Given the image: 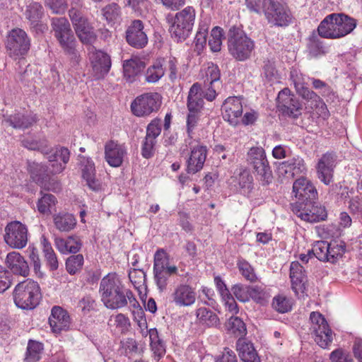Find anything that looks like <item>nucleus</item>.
I'll use <instances>...</instances> for the list:
<instances>
[{
  "instance_id": "nucleus-64",
  "label": "nucleus",
  "mask_w": 362,
  "mask_h": 362,
  "mask_svg": "<svg viewBox=\"0 0 362 362\" xmlns=\"http://www.w3.org/2000/svg\"><path fill=\"white\" fill-rule=\"evenodd\" d=\"M216 362H238L237 358L235 353L229 349L228 348H225L221 356H218Z\"/></svg>"
},
{
  "instance_id": "nucleus-13",
  "label": "nucleus",
  "mask_w": 362,
  "mask_h": 362,
  "mask_svg": "<svg viewBox=\"0 0 362 362\" xmlns=\"http://www.w3.org/2000/svg\"><path fill=\"white\" fill-rule=\"evenodd\" d=\"M4 240L13 248L22 249L28 243V229L19 221L9 223L5 228Z\"/></svg>"
},
{
  "instance_id": "nucleus-47",
  "label": "nucleus",
  "mask_w": 362,
  "mask_h": 362,
  "mask_svg": "<svg viewBox=\"0 0 362 362\" xmlns=\"http://www.w3.org/2000/svg\"><path fill=\"white\" fill-rule=\"evenodd\" d=\"M272 307L280 313L288 312L291 309V303L288 298L283 295H278L273 298Z\"/></svg>"
},
{
  "instance_id": "nucleus-40",
  "label": "nucleus",
  "mask_w": 362,
  "mask_h": 362,
  "mask_svg": "<svg viewBox=\"0 0 362 362\" xmlns=\"http://www.w3.org/2000/svg\"><path fill=\"white\" fill-rule=\"evenodd\" d=\"M31 178L32 180L36 182L37 185H39L41 187L40 194H42V197L38 199V202L37 203V207L38 211L42 214H45V194H43V190L45 189V187H43L45 184V175L44 173H37L33 172H31Z\"/></svg>"
},
{
  "instance_id": "nucleus-6",
  "label": "nucleus",
  "mask_w": 362,
  "mask_h": 362,
  "mask_svg": "<svg viewBox=\"0 0 362 362\" xmlns=\"http://www.w3.org/2000/svg\"><path fill=\"white\" fill-rule=\"evenodd\" d=\"M42 296L38 283L28 279L18 283L13 291L14 303L23 310H32L36 308Z\"/></svg>"
},
{
  "instance_id": "nucleus-16",
  "label": "nucleus",
  "mask_w": 362,
  "mask_h": 362,
  "mask_svg": "<svg viewBox=\"0 0 362 362\" xmlns=\"http://www.w3.org/2000/svg\"><path fill=\"white\" fill-rule=\"evenodd\" d=\"M144 23L140 20H134L126 30L127 43L136 49L144 48L148 43V37L144 30Z\"/></svg>"
},
{
  "instance_id": "nucleus-54",
  "label": "nucleus",
  "mask_w": 362,
  "mask_h": 362,
  "mask_svg": "<svg viewBox=\"0 0 362 362\" xmlns=\"http://www.w3.org/2000/svg\"><path fill=\"white\" fill-rule=\"evenodd\" d=\"M129 278L134 287L139 288L144 284L146 279V274L141 269H134L129 272Z\"/></svg>"
},
{
  "instance_id": "nucleus-50",
  "label": "nucleus",
  "mask_w": 362,
  "mask_h": 362,
  "mask_svg": "<svg viewBox=\"0 0 362 362\" xmlns=\"http://www.w3.org/2000/svg\"><path fill=\"white\" fill-rule=\"evenodd\" d=\"M238 269L244 278L250 281L254 282L257 280L256 274L252 267L245 259H240L238 262Z\"/></svg>"
},
{
  "instance_id": "nucleus-62",
  "label": "nucleus",
  "mask_w": 362,
  "mask_h": 362,
  "mask_svg": "<svg viewBox=\"0 0 362 362\" xmlns=\"http://www.w3.org/2000/svg\"><path fill=\"white\" fill-rule=\"evenodd\" d=\"M199 112L192 111L189 112L187 119V131L189 137L192 136V132L194 127L197 126L198 120H199Z\"/></svg>"
},
{
  "instance_id": "nucleus-26",
  "label": "nucleus",
  "mask_w": 362,
  "mask_h": 362,
  "mask_svg": "<svg viewBox=\"0 0 362 362\" xmlns=\"http://www.w3.org/2000/svg\"><path fill=\"white\" fill-rule=\"evenodd\" d=\"M105 159L110 165L119 167L123 162L126 149L122 145L110 141L105 145Z\"/></svg>"
},
{
  "instance_id": "nucleus-32",
  "label": "nucleus",
  "mask_w": 362,
  "mask_h": 362,
  "mask_svg": "<svg viewBox=\"0 0 362 362\" xmlns=\"http://www.w3.org/2000/svg\"><path fill=\"white\" fill-rule=\"evenodd\" d=\"M196 315L199 323L208 327H216L220 325L218 315L206 308H199L197 309Z\"/></svg>"
},
{
  "instance_id": "nucleus-27",
  "label": "nucleus",
  "mask_w": 362,
  "mask_h": 362,
  "mask_svg": "<svg viewBox=\"0 0 362 362\" xmlns=\"http://www.w3.org/2000/svg\"><path fill=\"white\" fill-rule=\"evenodd\" d=\"M25 15L30 22L31 28L34 29L37 33H43L44 25L40 21L43 16L42 6L38 3L30 4L28 6Z\"/></svg>"
},
{
  "instance_id": "nucleus-4",
  "label": "nucleus",
  "mask_w": 362,
  "mask_h": 362,
  "mask_svg": "<svg viewBox=\"0 0 362 362\" xmlns=\"http://www.w3.org/2000/svg\"><path fill=\"white\" fill-rule=\"evenodd\" d=\"M54 37L58 40L64 52L74 65L80 61V54L76 49V41L69 21L64 18H55L52 21Z\"/></svg>"
},
{
  "instance_id": "nucleus-31",
  "label": "nucleus",
  "mask_w": 362,
  "mask_h": 362,
  "mask_svg": "<svg viewBox=\"0 0 362 362\" xmlns=\"http://www.w3.org/2000/svg\"><path fill=\"white\" fill-rule=\"evenodd\" d=\"M35 122V120L33 117L20 112L10 115L3 120V123H4L5 125H9L16 129L28 128Z\"/></svg>"
},
{
  "instance_id": "nucleus-3",
  "label": "nucleus",
  "mask_w": 362,
  "mask_h": 362,
  "mask_svg": "<svg viewBox=\"0 0 362 362\" xmlns=\"http://www.w3.org/2000/svg\"><path fill=\"white\" fill-rule=\"evenodd\" d=\"M356 26L355 19L344 13H332L320 23L317 32L322 37L337 39L349 34Z\"/></svg>"
},
{
  "instance_id": "nucleus-44",
  "label": "nucleus",
  "mask_w": 362,
  "mask_h": 362,
  "mask_svg": "<svg viewBox=\"0 0 362 362\" xmlns=\"http://www.w3.org/2000/svg\"><path fill=\"white\" fill-rule=\"evenodd\" d=\"M102 13L109 23H115L120 17V7L117 4L112 3L102 9Z\"/></svg>"
},
{
  "instance_id": "nucleus-58",
  "label": "nucleus",
  "mask_w": 362,
  "mask_h": 362,
  "mask_svg": "<svg viewBox=\"0 0 362 362\" xmlns=\"http://www.w3.org/2000/svg\"><path fill=\"white\" fill-rule=\"evenodd\" d=\"M344 252V249L341 245L337 244L336 243H329V248L328 250V259L326 262H334L338 257L342 255Z\"/></svg>"
},
{
  "instance_id": "nucleus-55",
  "label": "nucleus",
  "mask_w": 362,
  "mask_h": 362,
  "mask_svg": "<svg viewBox=\"0 0 362 362\" xmlns=\"http://www.w3.org/2000/svg\"><path fill=\"white\" fill-rule=\"evenodd\" d=\"M156 143V139L149 136L145 137L141 148V154L145 158H149L153 156Z\"/></svg>"
},
{
  "instance_id": "nucleus-49",
  "label": "nucleus",
  "mask_w": 362,
  "mask_h": 362,
  "mask_svg": "<svg viewBox=\"0 0 362 362\" xmlns=\"http://www.w3.org/2000/svg\"><path fill=\"white\" fill-rule=\"evenodd\" d=\"M76 33L83 44H92L96 40V35L90 24L77 30Z\"/></svg>"
},
{
  "instance_id": "nucleus-53",
  "label": "nucleus",
  "mask_w": 362,
  "mask_h": 362,
  "mask_svg": "<svg viewBox=\"0 0 362 362\" xmlns=\"http://www.w3.org/2000/svg\"><path fill=\"white\" fill-rule=\"evenodd\" d=\"M329 359L331 362H353L349 353L341 348L334 350L329 355Z\"/></svg>"
},
{
  "instance_id": "nucleus-17",
  "label": "nucleus",
  "mask_w": 362,
  "mask_h": 362,
  "mask_svg": "<svg viewBox=\"0 0 362 362\" xmlns=\"http://www.w3.org/2000/svg\"><path fill=\"white\" fill-rule=\"evenodd\" d=\"M48 321L52 332L56 334H60L62 331H68L71 325L69 313L57 305L52 308Z\"/></svg>"
},
{
  "instance_id": "nucleus-59",
  "label": "nucleus",
  "mask_w": 362,
  "mask_h": 362,
  "mask_svg": "<svg viewBox=\"0 0 362 362\" xmlns=\"http://www.w3.org/2000/svg\"><path fill=\"white\" fill-rule=\"evenodd\" d=\"M220 76V70L217 66H209L206 73L205 83L207 81L210 85L214 86V83L219 81Z\"/></svg>"
},
{
  "instance_id": "nucleus-12",
  "label": "nucleus",
  "mask_w": 362,
  "mask_h": 362,
  "mask_svg": "<svg viewBox=\"0 0 362 362\" xmlns=\"http://www.w3.org/2000/svg\"><path fill=\"white\" fill-rule=\"evenodd\" d=\"M291 209L298 217L310 223H315L325 220L327 211L324 206L314 202L305 204H292Z\"/></svg>"
},
{
  "instance_id": "nucleus-10",
  "label": "nucleus",
  "mask_w": 362,
  "mask_h": 362,
  "mask_svg": "<svg viewBox=\"0 0 362 362\" xmlns=\"http://www.w3.org/2000/svg\"><path fill=\"white\" fill-rule=\"evenodd\" d=\"M30 47L27 33L21 28L11 30L7 37L6 48L8 55L14 59L25 55Z\"/></svg>"
},
{
  "instance_id": "nucleus-48",
  "label": "nucleus",
  "mask_w": 362,
  "mask_h": 362,
  "mask_svg": "<svg viewBox=\"0 0 362 362\" xmlns=\"http://www.w3.org/2000/svg\"><path fill=\"white\" fill-rule=\"evenodd\" d=\"M83 264V257L82 255L70 256L66 262V268L70 274H75L80 270Z\"/></svg>"
},
{
  "instance_id": "nucleus-1",
  "label": "nucleus",
  "mask_w": 362,
  "mask_h": 362,
  "mask_svg": "<svg viewBox=\"0 0 362 362\" xmlns=\"http://www.w3.org/2000/svg\"><path fill=\"white\" fill-rule=\"evenodd\" d=\"M69 158L70 151L64 146H57L47 152V190H60L61 184L57 175L64 170Z\"/></svg>"
},
{
  "instance_id": "nucleus-22",
  "label": "nucleus",
  "mask_w": 362,
  "mask_h": 362,
  "mask_svg": "<svg viewBox=\"0 0 362 362\" xmlns=\"http://www.w3.org/2000/svg\"><path fill=\"white\" fill-rule=\"evenodd\" d=\"M90 59L94 76L96 78L104 77L111 67L110 57L103 51L97 50L92 53Z\"/></svg>"
},
{
  "instance_id": "nucleus-29",
  "label": "nucleus",
  "mask_w": 362,
  "mask_h": 362,
  "mask_svg": "<svg viewBox=\"0 0 362 362\" xmlns=\"http://www.w3.org/2000/svg\"><path fill=\"white\" fill-rule=\"evenodd\" d=\"M203 93L201 85L194 83L189 88L187 96V106L189 112H200L204 106Z\"/></svg>"
},
{
  "instance_id": "nucleus-41",
  "label": "nucleus",
  "mask_w": 362,
  "mask_h": 362,
  "mask_svg": "<svg viewBox=\"0 0 362 362\" xmlns=\"http://www.w3.org/2000/svg\"><path fill=\"white\" fill-rule=\"evenodd\" d=\"M291 78L293 80L296 92L305 100H315L318 98L317 94L310 90L308 88L305 87L304 84L300 81L298 77H294L293 73H291Z\"/></svg>"
},
{
  "instance_id": "nucleus-8",
  "label": "nucleus",
  "mask_w": 362,
  "mask_h": 362,
  "mask_svg": "<svg viewBox=\"0 0 362 362\" xmlns=\"http://www.w3.org/2000/svg\"><path fill=\"white\" fill-rule=\"evenodd\" d=\"M162 95L157 92L144 93L132 103V113L137 117H146L157 112L162 105Z\"/></svg>"
},
{
  "instance_id": "nucleus-56",
  "label": "nucleus",
  "mask_w": 362,
  "mask_h": 362,
  "mask_svg": "<svg viewBox=\"0 0 362 362\" xmlns=\"http://www.w3.org/2000/svg\"><path fill=\"white\" fill-rule=\"evenodd\" d=\"M161 132V120L160 119H153L147 126L146 135L156 139Z\"/></svg>"
},
{
  "instance_id": "nucleus-9",
  "label": "nucleus",
  "mask_w": 362,
  "mask_h": 362,
  "mask_svg": "<svg viewBox=\"0 0 362 362\" xmlns=\"http://www.w3.org/2000/svg\"><path fill=\"white\" fill-rule=\"evenodd\" d=\"M276 106L283 115L290 118L297 119L302 115V103L288 88L279 91L276 98Z\"/></svg>"
},
{
  "instance_id": "nucleus-2",
  "label": "nucleus",
  "mask_w": 362,
  "mask_h": 362,
  "mask_svg": "<svg viewBox=\"0 0 362 362\" xmlns=\"http://www.w3.org/2000/svg\"><path fill=\"white\" fill-rule=\"evenodd\" d=\"M100 292L107 308L117 309L127 305V297L132 298V291L126 289L119 279L110 274L100 281Z\"/></svg>"
},
{
  "instance_id": "nucleus-20",
  "label": "nucleus",
  "mask_w": 362,
  "mask_h": 362,
  "mask_svg": "<svg viewBox=\"0 0 362 362\" xmlns=\"http://www.w3.org/2000/svg\"><path fill=\"white\" fill-rule=\"evenodd\" d=\"M80 168L83 179L86 185L93 191H98L101 188L100 182L95 177V168L94 163L85 156H80Z\"/></svg>"
},
{
  "instance_id": "nucleus-18",
  "label": "nucleus",
  "mask_w": 362,
  "mask_h": 362,
  "mask_svg": "<svg viewBox=\"0 0 362 362\" xmlns=\"http://www.w3.org/2000/svg\"><path fill=\"white\" fill-rule=\"evenodd\" d=\"M337 156L332 153H326L319 159L316 170L317 177L328 185L333 178L334 169L336 166Z\"/></svg>"
},
{
  "instance_id": "nucleus-43",
  "label": "nucleus",
  "mask_w": 362,
  "mask_h": 362,
  "mask_svg": "<svg viewBox=\"0 0 362 362\" xmlns=\"http://www.w3.org/2000/svg\"><path fill=\"white\" fill-rule=\"evenodd\" d=\"M329 243L327 241H317L311 250L312 254L319 260L326 262L328 259Z\"/></svg>"
},
{
  "instance_id": "nucleus-25",
  "label": "nucleus",
  "mask_w": 362,
  "mask_h": 362,
  "mask_svg": "<svg viewBox=\"0 0 362 362\" xmlns=\"http://www.w3.org/2000/svg\"><path fill=\"white\" fill-rule=\"evenodd\" d=\"M6 264L12 273L26 277L29 274V267L24 257L16 252L7 255Z\"/></svg>"
},
{
  "instance_id": "nucleus-23",
  "label": "nucleus",
  "mask_w": 362,
  "mask_h": 362,
  "mask_svg": "<svg viewBox=\"0 0 362 362\" xmlns=\"http://www.w3.org/2000/svg\"><path fill=\"white\" fill-rule=\"evenodd\" d=\"M173 302L178 306H189L196 300L194 289L187 284H180L171 294Z\"/></svg>"
},
{
  "instance_id": "nucleus-5",
  "label": "nucleus",
  "mask_w": 362,
  "mask_h": 362,
  "mask_svg": "<svg viewBox=\"0 0 362 362\" xmlns=\"http://www.w3.org/2000/svg\"><path fill=\"white\" fill-rule=\"evenodd\" d=\"M228 49L238 61L248 59L255 49V42L241 28L233 26L228 32Z\"/></svg>"
},
{
  "instance_id": "nucleus-51",
  "label": "nucleus",
  "mask_w": 362,
  "mask_h": 362,
  "mask_svg": "<svg viewBox=\"0 0 362 362\" xmlns=\"http://www.w3.org/2000/svg\"><path fill=\"white\" fill-rule=\"evenodd\" d=\"M149 337L151 340V346L154 353L158 356L165 353V348L163 342L159 339L158 332L156 329L149 330Z\"/></svg>"
},
{
  "instance_id": "nucleus-7",
  "label": "nucleus",
  "mask_w": 362,
  "mask_h": 362,
  "mask_svg": "<svg viewBox=\"0 0 362 362\" xmlns=\"http://www.w3.org/2000/svg\"><path fill=\"white\" fill-rule=\"evenodd\" d=\"M195 16V9L192 6H187L177 12L170 28L172 37L177 42L185 41L192 33Z\"/></svg>"
},
{
  "instance_id": "nucleus-21",
  "label": "nucleus",
  "mask_w": 362,
  "mask_h": 362,
  "mask_svg": "<svg viewBox=\"0 0 362 362\" xmlns=\"http://www.w3.org/2000/svg\"><path fill=\"white\" fill-rule=\"evenodd\" d=\"M306 170L305 162L299 156L284 161L278 165L277 173L279 176L293 178L296 175Z\"/></svg>"
},
{
  "instance_id": "nucleus-63",
  "label": "nucleus",
  "mask_w": 362,
  "mask_h": 362,
  "mask_svg": "<svg viewBox=\"0 0 362 362\" xmlns=\"http://www.w3.org/2000/svg\"><path fill=\"white\" fill-rule=\"evenodd\" d=\"M67 252L69 253H76L81 247V242L78 236H69L66 239Z\"/></svg>"
},
{
  "instance_id": "nucleus-39",
  "label": "nucleus",
  "mask_w": 362,
  "mask_h": 362,
  "mask_svg": "<svg viewBox=\"0 0 362 362\" xmlns=\"http://www.w3.org/2000/svg\"><path fill=\"white\" fill-rule=\"evenodd\" d=\"M44 349L42 343L29 340L25 354V362H36L41 358V354Z\"/></svg>"
},
{
  "instance_id": "nucleus-60",
  "label": "nucleus",
  "mask_w": 362,
  "mask_h": 362,
  "mask_svg": "<svg viewBox=\"0 0 362 362\" xmlns=\"http://www.w3.org/2000/svg\"><path fill=\"white\" fill-rule=\"evenodd\" d=\"M10 272L0 266V293L6 291L11 284Z\"/></svg>"
},
{
  "instance_id": "nucleus-19",
  "label": "nucleus",
  "mask_w": 362,
  "mask_h": 362,
  "mask_svg": "<svg viewBox=\"0 0 362 362\" xmlns=\"http://www.w3.org/2000/svg\"><path fill=\"white\" fill-rule=\"evenodd\" d=\"M223 117L231 125L236 126L243 114V105L238 97H229L223 103L222 107Z\"/></svg>"
},
{
  "instance_id": "nucleus-46",
  "label": "nucleus",
  "mask_w": 362,
  "mask_h": 362,
  "mask_svg": "<svg viewBox=\"0 0 362 362\" xmlns=\"http://www.w3.org/2000/svg\"><path fill=\"white\" fill-rule=\"evenodd\" d=\"M208 30L209 25L206 22L199 23V29L194 38L195 47L197 49L201 50L206 45Z\"/></svg>"
},
{
  "instance_id": "nucleus-52",
  "label": "nucleus",
  "mask_w": 362,
  "mask_h": 362,
  "mask_svg": "<svg viewBox=\"0 0 362 362\" xmlns=\"http://www.w3.org/2000/svg\"><path fill=\"white\" fill-rule=\"evenodd\" d=\"M308 47L313 55L317 56V54L325 53V47L322 42L320 41L319 37L315 34H313L310 37Z\"/></svg>"
},
{
  "instance_id": "nucleus-36",
  "label": "nucleus",
  "mask_w": 362,
  "mask_h": 362,
  "mask_svg": "<svg viewBox=\"0 0 362 362\" xmlns=\"http://www.w3.org/2000/svg\"><path fill=\"white\" fill-rule=\"evenodd\" d=\"M227 330L235 337L243 338L247 334L244 322L238 317L231 316L226 324Z\"/></svg>"
},
{
  "instance_id": "nucleus-45",
  "label": "nucleus",
  "mask_w": 362,
  "mask_h": 362,
  "mask_svg": "<svg viewBox=\"0 0 362 362\" xmlns=\"http://www.w3.org/2000/svg\"><path fill=\"white\" fill-rule=\"evenodd\" d=\"M223 30L219 27H214L211 33L209 40V46L212 52H219L222 45Z\"/></svg>"
},
{
  "instance_id": "nucleus-38",
  "label": "nucleus",
  "mask_w": 362,
  "mask_h": 362,
  "mask_svg": "<svg viewBox=\"0 0 362 362\" xmlns=\"http://www.w3.org/2000/svg\"><path fill=\"white\" fill-rule=\"evenodd\" d=\"M177 272V267L174 265L154 272L156 284L161 291L166 288L169 276L176 274Z\"/></svg>"
},
{
  "instance_id": "nucleus-35",
  "label": "nucleus",
  "mask_w": 362,
  "mask_h": 362,
  "mask_svg": "<svg viewBox=\"0 0 362 362\" xmlns=\"http://www.w3.org/2000/svg\"><path fill=\"white\" fill-rule=\"evenodd\" d=\"M56 228L61 231H69L76 224V220L72 214H59L54 217Z\"/></svg>"
},
{
  "instance_id": "nucleus-37",
  "label": "nucleus",
  "mask_w": 362,
  "mask_h": 362,
  "mask_svg": "<svg viewBox=\"0 0 362 362\" xmlns=\"http://www.w3.org/2000/svg\"><path fill=\"white\" fill-rule=\"evenodd\" d=\"M165 67L160 61H157L150 66L145 73V80L150 83H156L165 74Z\"/></svg>"
},
{
  "instance_id": "nucleus-30",
  "label": "nucleus",
  "mask_w": 362,
  "mask_h": 362,
  "mask_svg": "<svg viewBox=\"0 0 362 362\" xmlns=\"http://www.w3.org/2000/svg\"><path fill=\"white\" fill-rule=\"evenodd\" d=\"M251 164L259 176L260 181L263 185H268L272 182V173L266 156L264 160L261 158L259 160H253Z\"/></svg>"
},
{
  "instance_id": "nucleus-11",
  "label": "nucleus",
  "mask_w": 362,
  "mask_h": 362,
  "mask_svg": "<svg viewBox=\"0 0 362 362\" xmlns=\"http://www.w3.org/2000/svg\"><path fill=\"white\" fill-rule=\"evenodd\" d=\"M312 325L310 329L315 341L322 348L327 347L332 341V332L325 318L318 312H312L310 315Z\"/></svg>"
},
{
  "instance_id": "nucleus-42",
  "label": "nucleus",
  "mask_w": 362,
  "mask_h": 362,
  "mask_svg": "<svg viewBox=\"0 0 362 362\" xmlns=\"http://www.w3.org/2000/svg\"><path fill=\"white\" fill-rule=\"evenodd\" d=\"M69 15L76 32L89 24L88 20L82 15L80 10L73 7L69 11Z\"/></svg>"
},
{
  "instance_id": "nucleus-24",
  "label": "nucleus",
  "mask_w": 362,
  "mask_h": 362,
  "mask_svg": "<svg viewBox=\"0 0 362 362\" xmlns=\"http://www.w3.org/2000/svg\"><path fill=\"white\" fill-rule=\"evenodd\" d=\"M206 147L197 146L191 151V155L187 161V172L195 174L200 171L204 166L206 158Z\"/></svg>"
},
{
  "instance_id": "nucleus-61",
  "label": "nucleus",
  "mask_w": 362,
  "mask_h": 362,
  "mask_svg": "<svg viewBox=\"0 0 362 362\" xmlns=\"http://www.w3.org/2000/svg\"><path fill=\"white\" fill-rule=\"evenodd\" d=\"M232 291L240 301L246 302L248 300V286L237 284L232 288Z\"/></svg>"
},
{
  "instance_id": "nucleus-57",
  "label": "nucleus",
  "mask_w": 362,
  "mask_h": 362,
  "mask_svg": "<svg viewBox=\"0 0 362 362\" xmlns=\"http://www.w3.org/2000/svg\"><path fill=\"white\" fill-rule=\"evenodd\" d=\"M349 209L352 214L362 220V198L359 196L352 197L349 201Z\"/></svg>"
},
{
  "instance_id": "nucleus-34",
  "label": "nucleus",
  "mask_w": 362,
  "mask_h": 362,
  "mask_svg": "<svg viewBox=\"0 0 362 362\" xmlns=\"http://www.w3.org/2000/svg\"><path fill=\"white\" fill-rule=\"evenodd\" d=\"M145 67V63L139 59H131L124 62V75L132 82Z\"/></svg>"
},
{
  "instance_id": "nucleus-15",
  "label": "nucleus",
  "mask_w": 362,
  "mask_h": 362,
  "mask_svg": "<svg viewBox=\"0 0 362 362\" xmlns=\"http://www.w3.org/2000/svg\"><path fill=\"white\" fill-rule=\"evenodd\" d=\"M293 192L298 201L295 204H305L317 199V192L313 182L304 177L297 179L293 185Z\"/></svg>"
},
{
  "instance_id": "nucleus-33",
  "label": "nucleus",
  "mask_w": 362,
  "mask_h": 362,
  "mask_svg": "<svg viewBox=\"0 0 362 362\" xmlns=\"http://www.w3.org/2000/svg\"><path fill=\"white\" fill-rule=\"evenodd\" d=\"M290 277L292 283V288L294 290L300 288L303 284L306 276L303 267L298 262H293L290 267Z\"/></svg>"
},
{
  "instance_id": "nucleus-14",
  "label": "nucleus",
  "mask_w": 362,
  "mask_h": 362,
  "mask_svg": "<svg viewBox=\"0 0 362 362\" xmlns=\"http://www.w3.org/2000/svg\"><path fill=\"white\" fill-rule=\"evenodd\" d=\"M262 11L269 23L278 26H284L289 22V16L279 1L263 0Z\"/></svg>"
},
{
  "instance_id": "nucleus-28",
  "label": "nucleus",
  "mask_w": 362,
  "mask_h": 362,
  "mask_svg": "<svg viewBox=\"0 0 362 362\" xmlns=\"http://www.w3.org/2000/svg\"><path fill=\"white\" fill-rule=\"evenodd\" d=\"M236 346L239 356L243 362L261 361L253 344L247 341L245 339L239 338L237 341Z\"/></svg>"
}]
</instances>
